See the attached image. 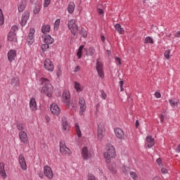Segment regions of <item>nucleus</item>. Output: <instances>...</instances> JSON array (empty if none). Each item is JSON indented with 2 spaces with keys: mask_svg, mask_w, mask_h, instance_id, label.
Returning a JSON list of instances; mask_svg holds the SVG:
<instances>
[{
  "mask_svg": "<svg viewBox=\"0 0 180 180\" xmlns=\"http://www.w3.org/2000/svg\"><path fill=\"white\" fill-rule=\"evenodd\" d=\"M106 151L104 153V158L107 164L108 169L112 174H116L117 171L116 170V164L112 162V158L116 157V152L115 151V147L112 144H108L105 147Z\"/></svg>",
  "mask_w": 180,
  "mask_h": 180,
  "instance_id": "nucleus-1",
  "label": "nucleus"
},
{
  "mask_svg": "<svg viewBox=\"0 0 180 180\" xmlns=\"http://www.w3.org/2000/svg\"><path fill=\"white\" fill-rule=\"evenodd\" d=\"M39 82L44 85L41 90V93L48 96V98H51L53 96V85L50 84V81L45 78H41Z\"/></svg>",
  "mask_w": 180,
  "mask_h": 180,
  "instance_id": "nucleus-2",
  "label": "nucleus"
},
{
  "mask_svg": "<svg viewBox=\"0 0 180 180\" xmlns=\"http://www.w3.org/2000/svg\"><path fill=\"white\" fill-rule=\"evenodd\" d=\"M77 21L75 19H70L68 22V27L70 30L72 34H76L78 33V25L75 23Z\"/></svg>",
  "mask_w": 180,
  "mask_h": 180,
  "instance_id": "nucleus-3",
  "label": "nucleus"
},
{
  "mask_svg": "<svg viewBox=\"0 0 180 180\" xmlns=\"http://www.w3.org/2000/svg\"><path fill=\"white\" fill-rule=\"evenodd\" d=\"M70 92L67 90L63 91V96H62V101L63 102H64V103H65V105H67V106H68V108H75V106H77V105L75 104H70Z\"/></svg>",
  "mask_w": 180,
  "mask_h": 180,
  "instance_id": "nucleus-4",
  "label": "nucleus"
},
{
  "mask_svg": "<svg viewBox=\"0 0 180 180\" xmlns=\"http://www.w3.org/2000/svg\"><path fill=\"white\" fill-rule=\"evenodd\" d=\"M44 175L49 180L53 179V176L54 174H53V169L49 165H46L44 167Z\"/></svg>",
  "mask_w": 180,
  "mask_h": 180,
  "instance_id": "nucleus-5",
  "label": "nucleus"
},
{
  "mask_svg": "<svg viewBox=\"0 0 180 180\" xmlns=\"http://www.w3.org/2000/svg\"><path fill=\"white\" fill-rule=\"evenodd\" d=\"M96 68L100 78H103V77H105L103 72V63H102L99 59L97 60Z\"/></svg>",
  "mask_w": 180,
  "mask_h": 180,
  "instance_id": "nucleus-6",
  "label": "nucleus"
},
{
  "mask_svg": "<svg viewBox=\"0 0 180 180\" xmlns=\"http://www.w3.org/2000/svg\"><path fill=\"white\" fill-rule=\"evenodd\" d=\"M44 66L45 70L49 71V72H53V71H54V64L49 58L45 60L44 62Z\"/></svg>",
  "mask_w": 180,
  "mask_h": 180,
  "instance_id": "nucleus-7",
  "label": "nucleus"
},
{
  "mask_svg": "<svg viewBox=\"0 0 180 180\" xmlns=\"http://www.w3.org/2000/svg\"><path fill=\"white\" fill-rule=\"evenodd\" d=\"M79 106L80 108L79 115L82 116L84 112L86 110V103H85V99L83 97H80L79 99Z\"/></svg>",
  "mask_w": 180,
  "mask_h": 180,
  "instance_id": "nucleus-8",
  "label": "nucleus"
},
{
  "mask_svg": "<svg viewBox=\"0 0 180 180\" xmlns=\"http://www.w3.org/2000/svg\"><path fill=\"white\" fill-rule=\"evenodd\" d=\"M50 110L55 116H58L61 113V108L58 107V105L53 103L50 106Z\"/></svg>",
  "mask_w": 180,
  "mask_h": 180,
  "instance_id": "nucleus-9",
  "label": "nucleus"
},
{
  "mask_svg": "<svg viewBox=\"0 0 180 180\" xmlns=\"http://www.w3.org/2000/svg\"><path fill=\"white\" fill-rule=\"evenodd\" d=\"M60 152L65 155H70L71 154V150L65 146V142L63 141L60 142Z\"/></svg>",
  "mask_w": 180,
  "mask_h": 180,
  "instance_id": "nucleus-10",
  "label": "nucleus"
},
{
  "mask_svg": "<svg viewBox=\"0 0 180 180\" xmlns=\"http://www.w3.org/2000/svg\"><path fill=\"white\" fill-rule=\"evenodd\" d=\"M34 32L35 30L34 28L30 30L28 37H27V43L29 46H32V44L34 43Z\"/></svg>",
  "mask_w": 180,
  "mask_h": 180,
  "instance_id": "nucleus-11",
  "label": "nucleus"
},
{
  "mask_svg": "<svg viewBox=\"0 0 180 180\" xmlns=\"http://www.w3.org/2000/svg\"><path fill=\"white\" fill-rule=\"evenodd\" d=\"M30 18V13L27 11L24 12L21 19L19 20L20 25L22 26H26V24L27 23V20H29V18Z\"/></svg>",
  "mask_w": 180,
  "mask_h": 180,
  "instance_id": "nucleus-12",
  "label": "nucleus"
},
{
  "mask_svg": "<svg viewBox=\"0 0 180 180\" xmlns=\"http://www.w3.org/2000/svg\"><path fill=\"white\" fill-rule=\"evenodd\" d=\"M18 136L22 144H27V143H29V138H27V134L25 131H20Z\"/></svg>",
  "mask_w": 180,
  "mask_h": 180,
  "instance_id": "nucleus-13",
  "label": "nucleus"
},
{
  "mask_svg": "<svg viewBox=\"0 0 180 180\" xmlns=\"http://www.w3.org/2000/svg\"><path fill=\"white\" fill-rule=\"evenodd\" d=\"M82 156L84 160H91L92 158V153L88 151V148L84 147L82 150Z\"/></svg>",
  "mask_w": 180,
  "mask_h": 180,
  "instance_id": "nucleus-14",
  "label": "nucleus"
},
{
  "mask_svg": "<svg viewBox=\"0 0 180 180\" xmlns=\"http://www.w3.org/2000/svg\"><path fill=\"white\" fill-rule=\"evenodd\" d=\"M18 161L20 168L22 169L23 171H26V169H27V165H26V160L25 159L23 155H19Z\"/></svg>",
  "mask_w": 180,
  "mask_h": 180,
  "instance_id": "nucleus-15",
  "label": "nucleus"
},
{
  "mask_svg": "<svg viewBox=\"0 0 180 180\" xmlns=\"http://www.w3.org/2000/svg\"><path fill=\"white\" fill-rule=\"evenodd\" d=\"M62 131L63 133H68L70 131V124L66 118L62 119Z\"/></svg>",
  "mask_w": 180,
  "mask_h": 180,
  "instance_id": "nucleus-16",
  "label": "nucleus"
},
{
  "mask_svg": "<svg viewBox=\"0 0 180 180\" xmlns=\"http://www.w3.org/2000/svg\"><path fill=\"white\" fill-rule=\"evenodd\" d=\"M105 134V129H103V127L98 125V129H97V137L98 141H102V139H103V136Z\"/></svg>",
  "mask_w": 180,
  "mask_h": 180,
  "instance_id": "nucleus-17",
  "label": "nucleus"
},
{
  "mask_svg": "<svg viewBox=\"0 0 180 180\" xmlns=\"http://www.w3.org/2000/svg\"><path fill=\"white\" fill-rule=\"evenodd\" d=\"M114 131L117 139H119L120 140L124 139V132L122 130V129L115 128Z\"/></svg>",
  "mask_w": 180,
  "mask_h": 180,
  "instance_id": "nucleus-18",
  "label": "nucleus"
},
{
  "mask_svg": "<svg viewBox=\"0 0 180 180\" xmlns=\"http://www.w3.org/2000/svg\"><path fill=\"white\" fill-rule=\"evenodd\" d=\"M8 61L12 63L16 58V51L11 49L8 52L7 55Z\"/></svg>",
  "mask_w": 180,
  "mask_h": 180,
  "instance_id": "nucleus-19",
  "label": "nucleus"
},
{
  "mask_svg": "<svg viewBox=\"0 0 180 180\" xmlns=\"http://www.w3.org/2000/svg\"><path fill=\"white\" fill-rule=\"evenodd\" d=\"M42 38L44 39V42L46 44H53L54 41V39L51 37V35H42Z\"/></svg>",
  "mask_w": 180,
  "mask_h": 180,
  "instance_id": "nucleus-20",
  "label": "nucleus"
},
{
  "mask_svg": "<svg viewBox=\"0 0 180 180\" xmlns=\"http://www.w3.org/2000/svg\"><path fill=\"white\" fill-rule=\"evenodd\" d=\"M30 109L32 112L37 110V103H36V99L34 98H31L30 101Z\"/></svg>",
  "mask_w": 180,
  "mask_h": 180,
  "instance_id": "nucleus-21",
  "label": "nucleus"
},
{
  "mask_svg": "<svg viewBox=\"0 0 180 180\" xmlns=\"http://www.w3.org/2000/svg\"><path fill=\"white\" fill-rule=\"evenodd\" d=\"M154 144H155L154 138L151 136H148L146 137V146H148V148H151Z\"/></svg>",
  "mask_w": 180,
  "mask_h": 180,
  "instance_id": "nucleus-22",
  "label": "nucleus"
},
{
  "mask_svg": "<svg viewBox=\"0 0 180 180\" xmlns=\"http://www.w3.org/2000/svg\"><path fill=\"white\" fill-rule=\"evenodd\" d=\"M26 8V0H21L18 3V12H23Z\"/></svg>",
  "mask_w": 180,
  "mask_h": 180,
  "instance_id": "nucleus-23",
  "label": "nucleus"
},
{
  "mask_svg": "<svg viewBox=\"0 0 180 180\" xmlns=\"http://www.w3.org/2000/svg\"><path fill=\"white\" fill-rule=\"evenodd\" d=\"M84 51H86V56L93 57V56H95V49L93 47H90L89 49H84Z\"/></svg>",
  "mask_w": 180,
  "mask_h": 180,
  "instance_id": "nucleus-24",
  "label": "nucleus"
},
{
  "mask_svg": "<svg viewBox=\"0 0 180 180\" xmlns=\"http://www.w3.org/2000/svg\"><path fill=\"white\" fill-rule=\"evenodd\" d=\"M0 174L1 175L2 178H4V179L6 178V172H5V165L3 162L0 163Z\"/></svg>",
  "mask_w": 180,
  "mask_h": 180,
  "instance_id": "nucleus-25",
  "label": "nucleus"
},
{
  "mask_svg": "<svg viewBox=\"0 0 180 180\" xmlns=\"http://www.w3.org/2000/svg\"><path fill=\"white\" fill-rule=\"evenodd\" d=\"M74 11H75V4L74 2H70L68 6V13H74Z\"/></svg>",
  "mask_w": 180,
  "mask_h": 180,
  "instance_id": "nucleus-26",
  "label": "nucleus"
},
{
  "mask_svg": "<svg viewBox=\"0 0 180 180\" xmlns=\"http://www.w3.org/2000/svg\"><path fill=\"white\" fill-rule=\"evenodd\" d=\"M50 25H44L41 27V32L42 33H44V36L46 35V33H49L50 32Z\"/></svg>",
  "mask_w": 180,
  "mask_h": 180,
  "instance_id": "nucleus-27",
  "label": "nucleus"
},
{
  "mask_svg": "<svg viewBox=\"0 0 180 180\" xmlns=\"http://www.w3.org/2000/svg\"><path fill=\"white\" fill-rule=\"evenodd\" d=\"M8 40L9 41H16V34L15 32H9L8 35Z\"/></svg>",
  "mask_w": 180,
  "mask_h": 180,
  "instance_id": "nucleus-28",
  "label": "nucleus"
},
{
  "mask_svg": "<svg viewBox=\"0 0 180 180\" xmlns=\"http://www.w3.org/2000/svg\"><path fill=\"white\" fill-rule=\"evenodd\" d=\"M74 85L77 92H82L83 87L82 86L81 84H79V82H75Z\"/></svg>",
  "mask_w": 180,
  "mask_h": 180,
  "instance_id": "nucleus-29",
  "label": "nucleus"
},
{
  "mask_svg": "<svg viewBox=\"0 0 180 180\" xmlns=\"http://www.w3.org/2000/svg\"><path fill=\"white\" fill-rule=\"evenodd\" d=\"M75 130H76V133L77 134L78 137H82V134L81 132V129H79V124L78 123H75Z\"/></svg>",
  "mask_w": 180,
  "mask_h": 180,
  "instance_id": "nucleus-30",
  "label": "nucleus"
},
{
  "mask_svg": "<svg viewBox=\"0 0 180 180\" xmlns=\"http://www.w3.org/2000/svg\"><path fill=\"white\" fill-rule=\"evenodd\" d=\"M169 103L172 108H175L178 106L179 101L178 100L170 99L169 100Z\"/></svg>",
  "mask_w": 180,
  "mask_h": 180,
  "instance_id": "nucleus-31",
  "label": "nucleus"
},
{
  "mask_svg": "<svg viewBox=\"0 0 180 180\" xmlns=\"http://www.w3.org/2000/svg\"><path fill=\"white\" fill-rule=\"evenodd\" d=\"M115 29H116L117 32H118V33H120V34H123L124 33V30L123 28H122V25H120V24H117L115 25Z\"/></svg>",
  "mask_w": 180,
  "mask_h": 180,
  "instance_id": "nucleus-32",
  "label": "nucleus"
},
{
  "mask_svg": "<svg viewBox=\"0 0 180 180\" xmlns=\"http://www.w3.org/2000/svg\"><path fill=\"white\" fill-rule=\"evenodd\" d=\"M121 169L122 174H124V175H129V172H130V168L129 167L124 165Z\"/></svg>",
  "mask_w": 180,
  "mask_h": 180,
  "instance_id": "nucleus-33",
  "label": "nucleus"
},
{
  "mask_svg": "<svg viewBox=\"0 0 180 180\" xmlns=\"http://www.w3.org/2000/svg\"><path fill=\"white\" fill-rule=\"evenodd\" d=\"M84 50V45H81L77 49V56L78 58H81L82 57V51Z\"/></svg>",
  "mask_w": 180,
  "mask_h": 180,
  "instance_id": "nucleus-34",
  "label": "nucleus"
},
{
  "mask_svg": "<svg viewBox=\"0 0 180 180\" xmlns=\"http://www.w3.org/2000/svg\"><path fill=\"white\" fill-rule=\"evenodd\" d=\"M160 168L162 174H168V171H169V167L167 165H162Z\"/></svg>",
  "mask_w": 180,
  "mask_h": 180,
  "instance_id": "nucleus-35",
  "label": "nucleus"
},
{
  "mask_svg": "<svg viewBox=\"0 0 180 180\" xmlns=\"http://www.w3.org/2000/svg\"><path fill=\"white\" fill-rule=\"evenodd\" d=\"M144 43L145 44H148V43L150 44H154V40L151 37H147L145 38Z\"/></svg>",
  "mask_w": 180,
  "mask_h": 180,
  "instance_id": "nucleus-36",
  "label": "nucleus"
},
{
  "mask_svg": "<svg viewBox=\"0 0 180 180\" xmlns=\"http://www.w3.org/2000/svg\"><path fill=\"white\" fill-rule=\"evenodd\" d=\"M19 78L18 77H14L11 79V85L13 86H17V85H19Z\"/></svg>",
  "mask_w": 180,
  "mask_h": 180,
  "instance_id": "nucleus-37",
  "label": "nucleus"
},
{
  "mask_svg": "<svg viewBox=\"0 0 180 180\" xmlns=\"http://www.w3.org/2000/svg\"><path fill=\"white\" fill-rule=\"evenodd\" d=\"M41 9V5L37 4L34 8V15H37L39 12H40V10Z\"/></svg>",
  "mask_w": 180,
  "mask_h": 180,
  "instance_id": "nucleus-38",
  "label": "nucleus"
},
{
  "mask_svg": "<svg viewBox=\"0 0 180 180\" xmlns=\"http://www.w3.org/2000/svg\"><path fill=\"white\" fill-rule=\"evenodd\" d=\"M5 23V18L4 17V13H2V10L0 9V26H2Z\"/></svg>",
  "mask_w": 180,
  "mask_h": 180,
  "instance_id": "nucleus-39",
  "label": "nucleus"
},
{
  "mask_svg": "<svg viewBox=\"0 0 180 180\" xmlns=\"http://www.w3.org/2000/svg\"><path fill=\"white\" fill-rule=\"evenodd\" d=\"M60 19H57L55 22H54V30H58V29L60 28Z\"/></svg>",
  "mask_w": 180,
  "mask_h": 180,
  "instance_id": "nucleus-40",
  "label": "nucleus"
},
{
  "mask_svg": "<svg viewBox=\"0 0 180 180\" xmlns=\"http://www.w3.org/2000/svg\"><path fill=\"white\" fill-rule=\"evenodd\" d=\"M16 127L19 131H23L25 130V124L23 123H18Z\"/></svg>",
  "mask_w": 180,
  "mask_h": 180,
  "instance_id": "nucleus-41",
  "label": "nucleus"
},
{
  "mask_svg": "<svg viewBox=\"0 0 180 180\" xmlns=\"http://www.w3.org/2000/svg\"><path fill=\"white\" fill-rule=\"evenodd\" d=\"M129 175H130L131 178H132V179H134V180H138L139 179V176H137V174L134 172H131L129 173Z\"/></svg>",
  "mask_w": 180,
  "mask_h": 180,
  "instance_id": "nucleus-42",
  "label": "nucleus"
},
{
  "mask_svg": "<svg viewBox=\"0 0 180 180\" xmlns=\"http://www.w3.org/2000/svg\"><path fill=\"white\" fill-rule=\"evenodd\" d=\"M80 34H82V37H86L88 36V33H86V30L84 28H82L80 30Z\"/></svg>",
  "mask_w": 180,
  "mask_h": 180,
  "instance_id": "nucleus-43",
  "label": "nucleus"
},
{
  "mask_svg": "<svg viewBox=\"0 0 180 180\" xmlns=\"http://www.w3.org/2000/svg\"><path fill=\"white\" fill-rule=\"evenodd\" d=\"M18 26L13 25L10 30V33H15L16 34V32H18Z\"/></svg>",
  "mask_w": 180,
  "mask_h": 180,
  "instance_id": "nucleus-44",
  "label": "nucleus"
},
{
  "mask_svg": "<svg viewBox=\"0 0 180 180\" xmlns=\"http://www.w3.org/2000/svg\"><path fill=\"white\" fill-rule=\"evenodd\" d=\"M100 94H101L100 96L102 99H104V100L106 99V97L108 96V95H106V93H105L103 90H101L100 91Z\"/></svg>",
  "mask_w": 180,
  "mask_h": 180,
  "instance_id": "nucleus-45",
  "label": "nucleus"
},
{
  "mask_svg": "<svg viewBox=\"0 0 180 180\" xmlns=\"http://www.w3.org/2000/svg\"><path fill=\"white\" fill-rule=\"evenodd\" d=\"M51 2V0H44V8H47L49 5H50V3Z\"/></svg>",
  "mask_w": 180,
  "mask_h": 180,
  "instance_id": "nucleus-46",
  "label": "nucleus"
},
{
  "mask_svg": "<svg viewBox=\"0 0 180 180\" xmlns=\"http://www.w3.org/2000/svg\"><path fill=\"white\" fill-rule=\"evenodd\" d=\"M171 53V51L166 50L165 52V57L167 58V60H169V53Z\"/></svg>",
  "mask_w": 180,
  "mask_h": 180,
  "instance_id": "nucleus-47",
  "label": "nucleus"
},
{
  "mask_svg": "<svg viewBox=\"0 0 180 180\" xmlns=\"http://www.w3.org/2000/svg\"><path fill=\"white\" fill-rule=\"evenodd\" d=\"M87 179L88 180H96V178H95V176L92 174H89L87 176Z\"/></svg>",
  "mask_w": 180,
  "mask_h": 180,
  "instance_id": "nucleus-48",
  "label": "nucleus"
},
{
  "mask_svg": "<svg viewBox=\"0 0 180 180\" xmlns=\"http://www.w3.org/2000/svg\"><path fill=\"white\" fill-rule=\"evenodd\" d=\"M115 63H116L117 65H122V60H120V58L115 57Z\"/></svg>",
  "mask_w": 180,
  "mask_h": 180,
  "instance_id": "nucleus-49",
  "label": "nucleus"
},
{
  "mask_svg": "<svg viewBox=\"0 0 180 180\" xmlns=\"http://www.w3.org/2000/svg\"><path fill=\"white\" fill-rule=\"evenodd\" d=\"M49 44H44L41 45V49L43 50V51H46L47 50V49H49Z\"/></svg>",
  "mask_w": 180,
  "mask_h": 180,
  "instance_id": "nucleus-50",
  "label": "nucleus"
},
{
  "mask_svg": "<svg viewBox=\"0 0 180 180\" xmlns=\"http://www.w3.org/2000/svg\"><path fill=\"white\" fill-rule=\"evenodd\" d=\"M155 98H161V94L158 91H156L155 93Z\"/></svg>",
  "mask_w": 180,
  "mask_h": 180,
  "instance_id": "nucleus-51",
  "label": "nucleus"
},
{
  "mask_svg": "<svg viewBox=\"0 0 180 180\" xmlns=\"http://www.w3.org/2000/svg\"><path fill=\"white\" fill-rule=\"evenodd\" d=\"M161 158H158L156 160V162L158 164L159 167H161L162 165H163L162 164H161Z\"/></svg>",
  "mask_w": 180,
  "mask_h": 180,
  "instance_id": "nucleus-52",
  "label": "nucleus"
},
{
  "mask_svg": "<svg viewBox=\"0 0 180 180\" xmlns=\"http://www.w3.org/2000/svg\"><path fill=\"white\" fill-rule=\"evenodd\" d=\"M56 75H57V77H61V70L58 69L56 71Z\"/></svg>",
  "mask_w": 180,
  "mask_h": 180,
  "instance_id": "nucleus-53",
  "label": "nucleus"
},
{
  "mask_svg": "<svg viewBox=\"0 0 180 180\" xmlns=\"http://www.w3.org/2000/svg\"><path fill=\"white\" fill-rule=\"evenodd\" d=\"M79 70H81V68H79V66H77L75 68L74 72H78V71H79Z\"/></svg>",
  "mask_w": 180,
  "mask_h": 180,
  "instance_id": "nucleus-54",
  "label": "nucleus"
},
{
  "mask_svg": "<svg viewBox=\"0 0 180 180\" xmlns=\"http://www.w3.org/2000/svg\"><path fill=\"white\" fill-rule=\"evenodd\" d=\"M98 13L99 15H103V10L101 9V8H98Z\"/></svg>",
  "mask_w": 180,
  "mask_h": 180,
  "instance_id": "nucleus-55",
  "label": "nucleus"
},
{
  "mask_svg": "<svg viewBox=\"0 0 180 180\" xmlns=\"http://www.w3.org/2000/svg\"><path fill=\"white\" fill-rule=\"evenodd\" d=\"M40 0H30V2H32V4H37V2H39Z\"/></svg>",
  "mask_w": 180,
  "mask_h": 180,
  "instance_id": "nucleus-56",
  "label": "nucleus"
},
{
  "mask_svg": "<svg viewBox=\"0 0 180 180\" xmlns=\"http://www.w3.org/2000/svg\"><path fill=\"white\" fill-rule=\"evenodd\" d=\"M175 37H180V31H178V32L175 34Z\"/></svg>",
  "mask_w": 180,
  "mask_h": 180,
  "instance_id": "nucleus-57",
  "label": "nucleus"
},
{
  "mask_svg": "<svg viewBox=\"0 0 180 180\" xmlns=\"http://www.w3.org/2000/svg\"><path fill=\"white\" fill-rule=\"evenodd\" d=\"M176 151V153H180V144L177 146Z\"/></svg>",
  "mask_w": 180,
  "mask_h": 180,
  "instance_id": "nucleus-58",
  "label": "nucleus"
},
{
  "mask_svg": "<svg viewBox=\"0 0 180 180\" xmlns=\"http://www.w3.org/2000/svg\"><path fill=\"white\" fill-rule=\"evenodd\" d=\"M101 40H102V41H105V36H103V35H101Z\"/></svg>",
  "mask_w": 180,
  "mask_h": 180,
  "instance_id": "nucleus-59",
  "label": "nucleus"
},
{
  "mask_svg": "<svg viewBox=\"0 0 180 180\" xmlns=\"http://www.w3.org/2000/svg\"><path fill=\"white\" fill-rule=\"evenodd\" d=\"M46 120L47 123H49V122H50V117H46Z\"/></svg>",
  "mask_w": 180,
  "mask_h": 180,
  "instance_id": "nucleus-60",
  "label": "nucleus"
},
{
  "mask_svg": "<svg viewBox=\"0 0 180 180\" xmlns=\"http://www.w3.org/2000/svg\"><path fill=\"white\" fill-rule=\"evenodd\" d=\"M153 180H160V177L155 176L153 179Z\"/></svg>",
  "mask_w": 180,
  "mask_h": 180,
  "instance_id": "nucleus-61",
  "label": "nucleus"
},
{
  "mask_svg": "<svg viewBox=\"0 0 180 180\" xmlns=\"http://www.w3.org/2000/svg\"><path fill=\"white\" fill-rule=\"evenodd\" d=\"M120 86H123V81L120 82Z\"/></svg>",
  "mask_w": 180,
  "mask_h": 180,
  "instance_id": "nucleus-62",
  "label": "nucleus"
},
{
  "mask_svg": "<svg viewBox=\"0 0 180 180\" xmlns=\"http://www.w3.org/2000/svg\"><path fill=\"white\" fill-rule=\"evenodd\" d=\"M139 120H137L136 121V127H139Z\"/></svg>",
  "mask_w": 180,
  "mask_h": 180,
  "instance_id": "nucleus-63",
  "label": "nucleus"
},
{
  "mask_svg": "<svg viewBox=\"0 0 180 180\" xmlns=\"http://www.w3.org/2000/svg\"><path fill=\"white\" fill-rule=\"evenodd\" d=\"M107 53H108V56H110V51L107 50Z\"/></svg>",
  "mask_w": 180,
  "mask_h": 180,
  "instance_id": "nucleus-64",
  "label": "nucleus"
}]
</instances>
